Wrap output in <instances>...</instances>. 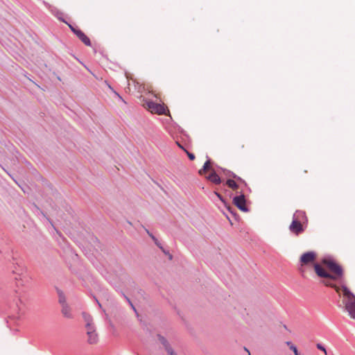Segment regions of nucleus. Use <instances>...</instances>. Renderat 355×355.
<instances>
[{
    "instance_id": "f257e3e1",
    "label": "nucleus",
    "mask_w": 355,
    "mask_h": 355,
    "mask_svg": "<svg viewBox=\"0 0 355 355\" xmlns=\"http://www.w3.org/2000/svg\"><path fill=\"white\" fill-rule=\"evenodd\" d=\"M342 290L343 295L346 298L343 301L345 309L348 312L350 317L355 320V295L345 285L342 286Z\"/></svg>"
},
{
    "instance_id": "f03ea898",
    "label": "nucleus",
    "mask_w": 355,
    "mask_h": 355,
    "mask_svg": "<svg viewBox=\"0 0 355 355\" xmlns=\"http://www.w3.org/2000/svg\"><path fill=\"white\" fill-rule=\"evenodd\" d=\"M143 106L152 114L170 115V112L164 103H156L147 99H143Z\"/></svg>"
},
{
    "instance_id": "7ed1b4c3",
    "label": "nucleus",
    "mask_w": 355,
    "mask_h": 355,
    "mask_svg": "<svg viewBox=\"0 0 355 355\" xmlns=\"http://www.w3.org/2000/svg\"><path fill=\"white\" fill-rule=\"evenodd\" d=\"M322 263L324 264L329 270L333 273L331 274V279L338 280L343 277V270L342 267L336 263L331 258H324Z\"/></svg>"
},
{
    "instance_id": "20e7f679",
    "label": "nucleus",
    "mask_w": 355,
    "mask_h": 355,
    "mask_svg": "<svg viewBox=\"0 0 355 355\" xmlns=\"http://www.w3.org/2000/svg\"><path fill=\"white\" fill-rule=\"evenodd\" d=\"M131 81L135 84V87H137L138 92L141 93L144 91H147L148 93L152 94L156 98L160 99V94L159 93H155L151 86H147L146 87L143 85L142 84H140L137 80L131 78Z\"/></svg>"
},
{
    "instance_id": "39448f33",
    "label": "nucleus",
    "mask_w": 355,
    "mask_h": 355,
    "mask_svg": "<svg viewBox=\"0 0 355 355\" xmlns=\"http://www.w3.org/2000/svg\"><path fill=\"white\" fill-rule=\"evenodd\" d=\"M85 247L88 249V251L92 253L94 251H98V249L101 248L98 239L94 235L89 236V241L85 243Z\"/></svg>"
},
{
    "instance_id": "423d86ee",
    "label": "nucleus",
    "mask_w": 355,
    "mask_h": 355,
    "mask_svg": "<svg viewBox=\"0 0 355 355\" xmlns=\"http://www.w3.org/2000/svg\"><path fill=\"white\" fill-rule=\"evenodd\" d=\"M71 30L75 33V35L86 45L91 46V42L89 38L80 30L76 29L71 25H69Z\"/></svg>"
},
{
    "instance_id": "0eeeda50",
    "label": "nucleus",
    "mask_w": 355,
    "mask_h": 355,
    "mask_svg": "<svg viewBox=\"0 0 355 355\" xmlns=\"http://www.w3.org/2000/svg\"><path fill=\"white\" fill-rule=\"evenodd\" d=\"M316 254L313 251H309L302 254L300 261L302 264H309L315 261Z\"/></svg>"
},
{
    "instance_id": "6e6552de",
    "label": "nucleus",
    "mask_w": 355,
    "mask_h": 355,
    "mask_svg": "<svg viewBox=\"0 0 355 355\" xmlns=\"http://www.w3.org/2000/svg\"><path fill=\"white\" fill-rule=\"evenodd\" d=\"M234 204L241 210L247 211L245 199L243 195L236 196L233 199Z\"/></svg>"
},
{
    "instance_id": "1a4fd4ad",
    "label": "nucleus",
    "mask_w": 355,
    "mask_h": 355,
    "mask_svg": "<svg viewBox=\"0 0 355 355\" xmlns=\"http://www.w3.org/2000/svg\"><path fill=\"white\" fill-rule=\"evenodd\" d=\"M61 313L62 315L67 319H73V314L72 313V309L71 306L67 304H64L61 306Z\"/></svg>"
},
{
    "instance_id": "9d476101",
    "label": "nucleus",
    "mask_w": 355,
    "mask_h": 355,
    "mask_svg": "<svg viewBox=\"0 0 355 355\" xmlns=\"http://www.w3.org/2000/svg\"><path fill=\"white\" fill-rule=\"evenodd\" d=\"M314 269H315L316 274L320 277L329 278V279H330V277H331V274L325 271L318 263H315L314 265Z\"/></svg>"
},
{
    "instance_id": "9b49d317",
    "label": "nucleus",
    "mask_w": 355,
    "mask_h": 355,
    "mask_svg": "<svg viewBox=\"0 0 355 355\" xmlns=\"http://www.w3.org/2000/svg\"><path fill=\"white\" fill-rule=\"evenodd\" d=\"M307 220L306 214L303 211H297L294 215L292 222H305Z\"/></svg>"
},
{
    "instance_id": "f8f14e48",
    "label": "nucleus",
    "mask_w": 355,
    "mask_h": 355,
    "mask_svg": "<svg viewBox=\"0 0 355 355\" xmlns=\"http://www.w3.org/2000/svg\"><path fill=\"white\" fill-rule=\"evenodd\" d=\"M289 230L291 232L297 235L302 232L304 229L302 223H291Z\"/></svg>"
},
{
    "instance_id": "ddd939ff",
    "label": "nucleus",
    "mask_w": 355,
    "mask_h": 355,
    "mask_svg": "<svg viewBox=\"0 0 355 355\" xmlns=\"http://www.w3.org/2000/svg\"><path fill=\"white\" fill-rule=\"evenodd\" d=\"M86 334L87 336V343L89 345H94L98 343V335L97 332H94V333L87 332Z\"/></svg>"
},
{
    "instance_id": "4468645a",
    "label": "nucleus",
    "mask_w": 355,
    "mask_h": 355,
    "mask_svg": "<svg viewBox=\"0 0 355 355\" xmlns=\"http://www.w3.org/2000/svg\"><path fill=\"white\" fill-rule=\"evenodd\" d=\"M157 337H158V340L162 343V345H163V347L165 349V350L166 351V352L173 349V347H171V345H170L168 341L164 336H162L160 334H158Z\"/></svg>"
},
{
    "instance_id": "2eb2a0df",
    "label": "nucleus",
    "mask_w": 355,
    "mask_h": 355,
    "mask_svg": "<svg viewBox=\"0 0 355 355\" xmlns=\"http://www.w3.org/2000/svg\"><path fill=\"white\" fill-rule=\"evenodd\" d=\"M208 180L216 184H219L221 182L220 177L213 171L208 176L206 177Z\"/></svg>"
},
{
    "instance_id": "dca6fc26",
    "label": "nucleus",
    "mask_w": 355,
    "mask_h": 355,
    "mask_svg": "<svg viewBox=\"0 0 355 355\" xmlns=\"http://www.w3.org/2000/svg\"><path fill=\"white\" fill-rule=\"evenodd\" d=\"M153 241L155 245L166 254L168 256L169 260L173 259V256L170 254L169 251L164 248L162 245L161 243L156 239V237H153Z\"/></svg>"
},
{
    "instance_id": "f3484780",
    "label": "nucleus",
    "mask_w": 355,
    "mask_h": 355,
    "mask_svg": "<svg viewBox=\"0 0 355 355\" xmlns=\"http://www.w3.org/2000/svg\"><path fill=\"white\" fill-rule=\"evenodd\" d=\"M57 293L58 295V302L60 306H63L64 304H67L66 297L62 291L59 288H56Z\"/></svg>"
},
{
    "instance_id": "a211bd4d",
    "label": "nucleus",
    "mask_w": 355,
    "mask_h": 355,
    "mask_svg": "<svg viewBox=\"0 0 355 355\" xmlns=\"http://www.w3.org/2000/svg\"><path fill=\"white\" fill-rule=\"evenodd\" d=\"M82 316H83V320H84V321L85 322V324H87L89 325L94 324V321H93V318H92V316L90 314H89V313H87L86 312H83L82 313Z\"/></svg>"
},
{
    "instance_id": "6ab92c4d",
    "label": "nucleus",
    "mask_w": 355,
    "mask_h": 355,
    "mask_svg": "<svg viewBox=\"0 0 355 355\" xmlns=\"http://www.w3.org/2000/svg\"><path fill=\"white\" fill-rule=\"evenodd\" d=\"M211 168V162L209 160H207L205 164H204V166L202 167V168H201L200 171H199V173L200 175H204L207 171L210 170Z\"/></svg>"
},
{
    "instance_id": "aec40b11",
    "label": "nucleus",
    "mask_w": 355,
    "mask_h": 355,
    "mask_svg": "<svg viewBox=\"0 0 355 355\" xmlns=\"http://www.w3.org/2000/svg\"><path fill=\"white\" fill-rule=\"evenodd\" d=\"M226 184L233 190H236L238 189V184L233 180H227Z\"/></svg>"
},
{
    "instance_id": "412c9836",
    "label": "nucleus",
    "mask_w": 355,
    "mask_h": 355,
    "mask_svg": "<svg viewBox=\"0 0 355 355\" xmlns=\"http://www.w3.org/2000/svg\"><path fill=\"white\" fill-rule=\"evenodd\" d=\"M323 284H324L325 286H329V287H331V288H334L336 290V291L338 293H339V292H340V288H339L338 286H337L336 284H332V283H331V282H328V281L323 282Z\"/></svg>"
},
{
    "instance_id": "4be33fe9",
    "label": "nucleus",
    "mask_w": 355,
    "mask_h": 355,
    "mask_svg": "<svg viewBox=\"0 0 355 355\" xmlns=\"http://www.w3.org/2000/svg\"><path fill=\"white\" fill-rule=\"evenodd\" d=\"M85 329H86V333L87 332H89V333L96 332V328L94 324L89 325L87 324H85Z\"/></svg>"
},
{
    "instance_id": "5701e85b",
    "label": "nucleus",
    "mask_w": 355,
    "mask_h": 355,
    "mask_svg": "<svg viewBox=\"0 0 355 355\" xmlns=\"http://www.w3.org/2000/svg\"><path fill=\"white\" fill-rule=\"evenodd\" d=\"M178 146L186 152V153L187 154L190 160L195 159V155L193 153H191L188 152L187 150L184 149L183 147L182 146H180V144H178Z\"/></svg>"
},
{
    "instance_id": "b1692460",
    "label": "nucleus",
    "mask_w": 355,
    "mask_h": 355,
    "mask_svg": "<svg viewBox=\"0 0 355 355\" xmlns=\"http://www.w3.org/2000/svg\"><path fill=\"white\" fill-rule=\"evenodd\" d=\"M316 346L318 349L323 351L325 353V354H327V351L323 345H322L320 343H318Z\"/></svg>"
},
{
    "instance_id": "393cba45",
    "label": "nucleus",
    "mask_w": 355,
    "mask_h": 355,
    "mask_svg": "<svg viewBox=\"0 0 355 355\" xmlns=\"http://www.w3.org/2000/svg\"><path fill=\"white\" fill-rule=\"evenodd\" d=\"M107 86L115 94V95H116L122 101H123V99L121 98V96L117 92H114L110 85H107Z\"/></svg>"
},
{
    "instance_id": "a878e982",
    "label": "nucleus",
    "mask_w": 355,
    "mask_h": 355,
    "mask_svg": "<svg viewBox=\"0 0 355 355\" xmlns=\"http://www.w3.org/2000/svg\"><path fill=\"white\" fill-rule=\"evenodd\" d=\"M19 304L17 303V306H18L19 311H21L22 309L21 305L23 304V302L21 301V300H20V299L19 300Z\"/></svg>"
},
{
    "instance_id": "bb28decb",
    "label": "nucleus",
    "mask_w": 355,
    "mask_h": 355,
    "mask_svg": "<svg viewBox=\"0 0 355 355\" xmlns=\"http://www.w3.org/2000/svg\"><path fill=\"white\" fill-rule=\"evenodd\" d=\"M168 355H178V354L174 351V349H171L167 352Z\"/></svg>"
},
{
    "instance_id": "cd10ccee",
    "label": "nucleus",
    "mask_w": 355,
    "mask_h": 355,
    "mask_svg": "<svg viewBox=\"0 0 355 355\" xmlns=\"http://www.w3.org/2000/svg\"><path fill=\"white\" fill-rule=\"evenodd\" d=\"M286 344L291 349V347H295L291 341L286 342Z\"/></svg>"
},
{
    "instance_id": "c85d7f7f",
    "label": "nucleus",
    "mask_w": 355,
    "mask_h": 355,
    "mask_svg": "<svg viewBox=\"0 0 355 355\" xmlns=\"http://www.w3.org/2000/svg\"><path fill=\"white\" fill-rule=\"evenodd\" d=\"M146 232L148 233V234L152 238V239L153 240V237H155L152 233H150L148 230L146 229Z\"/></svg>"
},
{
    "instance_id": "c756f323",
    "label": "nucleus",
    "mask_w": 355,
    "mask_h": 355,
    "mask_svg": "<svg viewBox=\"0 0 355 355\" xmlns=\"http://www.w3.org/2000/svg\"><path fill=\"white\" fill-rule=\"evenodd\" d=\"M131 307L132 309H133V311L137 313V315H138L137 313V309H135V306L133 305V304H131Z\"/></svg>"
},
{
    "instance_id": "7c9ffc66",
    "label": "nucleus",
    "mask_w": 355,
    "mask_h": 355,
    "mask_svg": "<svg viewBox=\"0 0 355 355\" xmlns=\"http://www.w3.org/2000/svg\"><path fill=\"white\" fill-rule=\"evenodd\" d=\"M124 296H125V298L126 299V300L128 301V302L129 303V304L131 305V304H132V303L130 301V300L127 296H125V295H124Z\"/></svg>"
},
{
    "instance_id": "2f4dec72",
    "label": "nucleus",
    "mask_w": 355,
    "mask_h": 355,
    "mask_svg": "<svg viewBox=\"0 0 355 355\" xmlns=\"http://www.w3.org/2000/svg\"><path fill=\"white\" fill-rule=\"evenodd\" d=\"M124 296H125V298L126 299V300L128 301V302L129 303V304L131 305V304H132V303L130 301V300L127 296H125V295H124Z\"/></svg>"
},
{
    "instance_id": "473e14b6",
    "label": "nucleus",
    "mask_w": 355,
    "mask_h": 355,
    "mask_svg": "<svg viewBox=\"0 0 355 355\" xmlns=\"http://www.w3.org/2000/svg\"><path fill=\"white\" fill-rule=\"evenodd\" d=\"M216 195L217 196V197H218L220 199H221V196L220 194H219L217 192H215Z\"/></svg>"
},
{
    "instance_id": "72a5a7b5",
    "label": "nucleus",
    "mask_w": 355,
    "mask_h": 355,
    "mask_svg": "<svg viewBox=\"0 0 355 355\" xmlns=\"http://www.w3.org/2000/svg\"><path fill=\"white\" fill-rule=\"evenodd\" d=\"M130 82H128V87H127V89L128 90V92H130Z\"/></svg>"
},
{
    "instance_id": "f704fd0d",
    "label": "nucleus",
    "mask_w": 355,
    "mask_h": 355,
    "mask_svg": "<svg viewBox=\"0 0 355 355\" xmlns=\"http://www.w3.org/2000/svg\"><path fill=\"white\" fill-rule=\"evenodd\" d=\"M51 227L54 229V230L58 232L57 230L55 229V227L53 226V223H51Z\"/></svg>"
}]
</instances>
